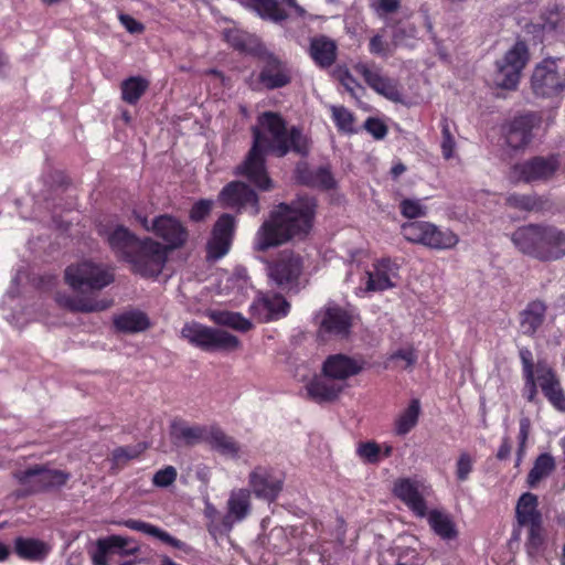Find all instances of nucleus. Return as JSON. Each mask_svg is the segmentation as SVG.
Here are the masks:
<instances>
[{
  "instance_id": "nucleus-34",
  "label": "nucleus",
  "mask_w": 565,
  "mask_h": 565,
  "mask_svg": "<svg viewBox=\"0 0 565 565\" xmlns=\"http://www.w3.org/2000/svg\"><path fill=\"white\" fill-rule=\"evenodd\" d=\"M139 241L140 238L124 225L116 226L107 237L110 248L125 262Z\"/></svg>"
},
{
  "instance_id": "nucleus-16",
  "label": "nucleus",
  "mask_w": 565,
  "mask_h": 565,
  "mask_svg": "<svg viewBox=\"0 0 565 565\" xmlns=\"http://www.w3.org/2000/svg\"><path fill=\"white\" fill-rule=\"evenodd\" d=\"M284 476L275 469L265 466L255 467L248 476L249 491L257 499L275 502L284 488Z\"/></svg>"
},
{
  "instance_id": "nucleus-1",
  "label": "nucleus",
  "mask_w": 565,
  "mask_h": 565,
  "mask_svg": "<svg viewBox=\"0 0 565 565\" xmlns=\"http://www.w3.org/2000/svg\"><path fill=\"white\" fill-rule=\"evenodd\" d=\"M317 210V198L307 194L277 204L258 228L255 248L258 252H266L292 239L307 238L312 231Z\"/></svg>"
},
{
  "instance_id": "nucleus-35",
  "label": "nucleus",
  "mask_w": 565,
  "mask_h": 565,
  "mask_svg": "<svg viewBox=\"0 0 565 565\" xmlns=\"http://www.w3.org/2000/svg\"><path fill=\"white\" fill-rule=\"evenodd\" d=\"M250 491L248 489L233 490L227 500V514L224 523L243 521L250 513Z\"/></svg>"
},
{
  "instance_id": "nucleus-10",
  "label": "nucleus",
  "mask_w": 565,
  "mask_h": 565,
  "mask_svg": "<svg viewBox=\"0 0 565 565\" xmlns=\"http://www.w3.org/2000/svg\"><path fill=\"white\" fill-rule=\"evenodd\" d=\"M529 60L530 52L526 43L516 41L504 56L495 62L494 85L502 89L515 90Z\"/></svg>"
},
{
  "instance_id": "nucleus-23",
  "label": "nucleus",
  "mask_w": 565,
  "mask_h": 565,
  "mask_svg": "<svg viewBox=\"0 0 565 565\" xmlns=\"http://www.w3.org/2000/svg\"><path fill=\"white\" fill-rule=\"evenodd\" d=\"M540 388L548 403L558 412L565 413V392L555 370L544 362L536 364Z\"/></svg>"
},
{
  "instance_id": "nucleus-53",
  "label": "nucleus",
  "mask_w": 565,
  "mask_h": 565,
  "mask_svg": "<svg viewBox=\"0 0 565 565\" xmlns=\"http://www.w3.org/2000/svg\"><path fill=\"white\" fill-rule=\"evenodd\" d=\"M331 111L332 119L338 130L347 134L355 132V129L353 128L354 116L352 111L344 106H332Z\"/></svg>"
},
{
  "instance_id": "nucleus-43",
  "label": "nucleus",
  "mask_w": 565,
  "mask_h": 565,
  "mask_svg": "<svg viewBox=\"0 0 565 565\" xmlns=\"http://www.w3.org/2000/svg\"><path fill=\"white\" fill-rule=\"evenodd\" d=\"M213 449L218 451L221 455L237 457L239 452V446L233 437L226 435L218 427H211L206 429L205 439Z\"/></svg>"
},
{
  "instance_id": "nucleus-49",
  "label": "nucleus",
  "mask_w": 565,
  "mask_h": 565,
  "mask_svg": "<svg viewBox=\"0 0 565 565\" xmlns=\"http://www.w3.org/2000/svg\"><path fill=\"white\" fill-rule=\"evenodd\" d=\"M212 318L215 323L241 332H247L253 328V323L239 312L216 311Z\"/></svg>"
},
{
  "instance_id": "nucleus-19",
  "label": "nucleus",
  "mask_w": 565,
  "mask_h": 565,
  "mask_svg": "<svg viewBox=\"0 0 565 565\" xmlns=\"http://www.w3.org/2000/svg\"><path fill=\"white\" fill-rule=\"evenodd\" d=\"M294 180L297 184L322 192L332 191L338 188V182L330 164L311 168L308 162L299 161L294 170Z\"/></svg>"
},
{
  "instance_id": "nucleus-20",
  "label": "nucleus",
  "mask_w": 565,
  "mask_h": 565,
  "mask_svg": "<svg viewBox=\"0 0 565 565\" xmlns=\"http://www.w3.org/2000/svg\"><path fill=\"white\" fill-rule=\"evenodd\" d=\"M539 119L532 114L515 116L503 127L507 145L514 149H524L533 139V129L537 126Z\"/></svg>"
},
{
  "instance_id": "nucleus-37",
  "label": "nucleus",
  "mask_w": 565,
  "mask_h": 565,
  "mask_svg": "<svg viewBox=\"0 0 565 565\" xmlns=\"http://www.w3.org/2000/svg\"><path fill=\"white\" fill-rule=\"evenodd\" d=\"M515 516L521 526L543 521L537 495L532 492L523 493L518 500Z\"/></svg>"
},
{
  "instance_id": "nucleus-62",
  "label": "nucleus",
  "mask_w": 565,
  "mask_h": 565,
  "mask_svg": "<svg viewBox=\"0 0 565 565\" xmlns=\"http://www.w3.org/2000/svg\"><path fill=\"white\" fill-rule=\"evenodd\" d=\"M417 359L416 350L413 347L398 349L388 356V361H404L405 364L402 366L404 370L413 367L416 364Z\"/></svg>"
},
{
  "instance_id": "nucleus-14",
  "label": "nucleus",
  "mask_w": 565,
  "mask_h": 565,
  "mask_svg": "<svg viewBox=\"0 0 565 565\" xmlns=\"http://www.w3.org/2000/svg\"><path fill=\"white\" fill-rule=\"evenodd\" d=\"M561 168V157L552 153L546 157L534 156L512 167V173L524 183L547 182Z\"/></svg>"
},
{
  "instance_id": "nucleus-18",
  "label": "nucleus",
  "mask_w": 565,
  "mask_h": 565,
  "mask_svg": "<svg viewBox=\"0 0 565 565\" xmlns=\"http://www.w3.org/2000/svg\"><path fill=\"white\" fill-rule=\"evenodd\" d=\"M236 230V218L230 213H223L214 223L211 237L206 243L209 259L217 260L231 249Z\"/></svg>"
},
{
  "instance_id": "nucleus-30",
  "label": "nucleus",
  "mask_w": 565,
  "mask_h": 565,
  "mask_svg": "<svg viewBox=\"0 0 565 565\" xmlns=\"http://www.w3.org/2000/svg\"><path fill=\"white\" fill-rule=\"evenodd\" d=\"M310 57L320 68L332 66L338 56L337 43L326 35L315 36L310 40Z\"/></svg>"
},
{
  "instance_id": "nucleus-36",
  "label": "nucleus",
  "mask_w": 565,
  "mask_h": 565,
  "mask_svg": "<svg viewBox=\"0 0 565 565\" xmlns=\"http://www.w3.org/2000/svg\"><path fill=\"white\" fill-rule=\"evenodd\" d=\"M428 524L431 531L444 541H454L459 536V531L451 515L438 509L427 510Z\"/></svg>"
},
{
  "instance_id": "nucleus-13",
  "label": "nucleus",
  "mask_w": 565,
  "mask_h": 565,
  "mask_svg": "<svg viewBox=\"0 0 565 565\" xmlns=\"http://www.w3.org/2000/svg\"><path fill=\"white\" fill-rule=\"evenodd\" d=\"M302 269V257L288 249L280 252L273 260L267 262L269 279L281 289L290 290L296 287Z\"/></svg>"
},
{
  "instance_id": "nucleus-64",
  "label": "nucleus",
  "mask_w": 565,
  "mask_h": 565,
  "mask_svg": "<svg viewBox=\"0 0 565 565\" xmlns=\"http://www.w3.org/2000/svg\"><path fill=\"white\" fill-rule=\"evenodd\" d=\"M363 126H364V129L370 135H372L373 138L376 140L384 139L388 132L387 126L380 118H376V117H369L364 121Z\"/></svg>"
},
{
  "instance_id": "nucleus-52",
  "label": "nucleus",
  "mask_w": 565,
  "mask_h": 565,
  "mask_svg": "<svg viewBox=\"0 0 565 565\" xmlns=\"http://www.w3.org/2000/svg\"><path fill=\"white\" fill-rule=\"evenodd\" d=\"M355 454L366 465H377L382 460V447L374 440L360 441Z\"/></svg>"
},
{
  "instance_id": "nucleus-17",
  "label": "nucleus",
  "mask_w": 565,
  "mask_h": 565,
  "mask_svg": "<svg viewBox=\"0 0 565 565\" xmlns=\"http://www.w3.org/2000/svg\"><path fill=\"white\" fill-rule=\"evenodd\" d=\"M151 233L164 242L168 253L182 248L189 239V231L177 217L161 214L151 221Z\"/></svg>"
},
{
  "instance_id": "nucleus-4",
  "label": "nucleus",
  "mask_w": 565,
  "mask_h": 565,
  "mask_svg": "<svg viewBox=\"0 0 565 565\" xmlns=\"http://www.w3.org/2000/svg\"><path fill=\"white\" fill-rule=\"evenodd\" d=\"M64 280L74 291H99L115 281V273L108 265L85 259L68 265Z\"/></svg>"
},
{
  "instance_id": "nucleus-39",
  "label": "nucleus",
  "mask_w": 565,
  "mask_h": 565,
  "mask_svg": "<svg viewBox=\"0 0 565 565\" xmlns=\"http://www.w3.org/2000/svg\"><path fill=\"white\" fill-rule=\"evenodd\" d=\"M225 38L234 50L254 57L262 56L263 51L266 49L257 38L237 30L228 31Z\"/></svg>"
},
{
  "instance_id": "nucleus-11",
  "label": "nucleus",
  "mask_w": 565,
  "mask_h": 565,
  "mask_svg": "<svg viewBox=\"0 0 565 565\" xmlns=\"http://www.w3.org/2000/svg\"><path fill=\"white\" fill-rule=\"evenodd\" d=\"M14 478L23 488L24 494H34L60 489L71 479V473L50 469L46 465H33L14 472Z\"/></svg>"
},
{
  "instance_id": "nucleus-12",
  "label": "nucleus",
  "mask_w": 565,
  "mask_h": 565,
  "mask_svg": "<svg viewBox=\"0 0 565 565\" xmlns=\"http://www.w3.org/2000/svg\"><path fill=\"white\" fill-rule=\"evenodd\" d=\"M216 202L222 209L234 211L236 214L248 213L256 216L260 212L257 192L239 180L226 183L218 192Z\"/></svg>"
},
{
  "instance_id": "nucleus-6",
  "label": "nucleus",
  "mask_w": 565,
  "mask_h": 565,
  "mask_svg": "<svg viewBox=\"0 0 565 565\" xmlns=\"http://www.w3.org/2000/svg\"><path fill=\"white\" fill-rule=\"evenodd\" d=\"M257 58L263 62V65L258 73L252 72L245 79L249 89L253 92L275 90L291 83V70L280 57L265 49L262 56H257Z\"/></svg>"
},
{
  "instance_id": "nucleus-7",
  "label": "nucleus",
  "mask_w": 565,
  "mask_h": 565,
  "mask_svg": "<svg viewBox=\"0 0 565 565\" xmlns=\"http://www.w3.org/2000/svg\"><path fill=\"white\" fill-rule=\"evenodd\" d=\"M401 233L407 242L436 250L452 249L459 243V236L455 232L449 228L441 230L426 221L406 222L401 226Z\"/></svg>"
},
{
  "instance_id": "nucleus-48",
  "label": "nucleus",
  "mask_w": 565,
  "mask_h": 565,
  "mask_svg": "<svg viewBox=\"0 0 565 565\" xmlns=\"http://www.w3.org/2000/svg\"><path fill=\"white\" fill-rule=\"evenodd\" d=\"M527 537L525 541L526 553L531 557L541 555L546 547V532L543 521L527 524Z\"/></svg>"
},
{
  "instance_id": "nucleus-61",
  "label": "nucleus",
  "mask_w": 565,
  "mask_h": 565,
  "mask_svg": "<svg viewBox=\"0 0 565 565\" xmlns=\"http://www.w3.org/2000/svg\"><path fill=\"white\" fill-rule=\"evenodd\" d=\"M473 469V459L467 451L459 455L456 462V477L457 480L463 482L468 480L469 475Z\"/></svg>"
},
{
  "instance_id": "nucleus-41",
  "label": "nucleus",
  "mask_w": 565,
  "mask_h": 565,
  "mask_svg": "<svg viewBox=\"0 0 565 565\" xmlns=\"http://www.w3.org/2000/svg\"><path fill=\"white\" fill-rule=\"evenodd\" d=\"M505 203L508 206L524 212H542L550 209L551 204L547 198L537 194H510Z\"/></svg>"
},
{
  "instance_id": "nucleus-56",
  "label": "nucleus",
  "mask_w": 565,
  "mask_h": 565,
  "mask_svg": "<svg viewBox=\"0 0 565 565\" xmlns=\"http://www.w3.org/2000/svg\"><path fill=\"white\" fill-rule=\"evenodd\" d=\"M401 0H373L370 8L375 15L387 23L390 17L401 9Z\"/></svg>"
},
{
  "instance_id": "nucleus-57",
  "label": "nucleus",
  "mask_w": 565,
  "mask_h": 565,
  "mask_svg": "<svg viewBox=\"0 0 565 565\" xmlns=\"http://www.w3.org/2000/svg\"><path fill=\"white\" fill-rule=\"evenodd\" d=\"M398 206L401 214L409 220L427 215V206L418 199H403Z\"/></svg>"
},
{
  "instance_id": "nucleus-26",
  "label": "nucleus",
  "mask_w": 565,
  "mask_h": 565,
  "mask_svg": "<svg viewBox=\"0 0 565 565\" xmlns=\"http://www.w3.org/2000/svg\"><path fill=\"white\" fill-rule=\"evenodd\" d=\"M547 305L535 299L527 302L525 308L519 313L520 332L523 335L533 338L545 322Z\"/></svg>"
},
{
  "instance_id": "nucleus-55",
  "label": "nucleus",
  "mask_w": 565,
  "mask_h": 565,
  "mask_svg": "<svg viewBox=\"0 0 565 565\" xmlns=\"http://www.w3.org/2000/svg\"><path fill=\"white\" fill-rule=\"evenodd\" d=\"M384 30L385 29H382V32L374 34L369 41L367 49L372 55L380 57H388L393 54L394 50L396 49L392 44V41L388 42L387 40H385L383 34Z\"/></svg>"
},
{
  "instance_id": "nucleus-51",
  "label": "nucleus",
  "mask_w": 565,
  "mask_h": 565,
  "mask_svg": "<svg viewBox=\"0 0 565 565\" xmlns=\"http://www.w3.org/2000/svg\"><path fill=\"white\" fill-rule=\"evenodd\" d=\"M386 26L392 29V44L394 47L405 45L408 40L415 39L417 29L413 23L399 21H387Z\"/></svg>"
},
{
  "instance_id": "nucleus-40",
  "label": "nucleus",
  "mask_w": 565,
  "mask_h": 565,
  "mask_svg": "<svg viewBox=\"0 0 565 565\" xmlns=\"http://www.w3.org/2000/svg\"><path fill=\"white\" fill-rule=\"evenodd\" d=\"M14 553L22 559L40 561L47 555L49 547L41 540L18 536L14 540Z\"/></svg>"
},
{
  "instance_id": "nucleus-38",
  "label": "nucleus",
  "mask_w": 565,
  "mask_h": 565,
  "mask_svg": "<svg viewBox=\"0 0 565 565\" xmlns=\"http://www.w3.org/2000/svg\"><path fill=\"white\" fill-rule=\"evenodd\" d=\"M60 303L72 312H99L111 307L113 300L109 299H94L90 297H61Z\"/></svg>"
},
{
  "instance_id": "nucleus-46",
  "label": "nucleus",
  "mask_w": 565,
  "mask_h": 565,
  "mask_svg": "<svg viewBox=\"0 0 565 565\" xmlns=\"http://www.w3.org/2000/svg\"><path fill=\"white\" fill-rule=\"evenodd\" d=\"M556 468V462L554 457L544 452L536 457L534 460L532 469L529 471L526 477V482L530 488H535L537 483L548 477Z\"/></svg>"
},
{
  "instance_id": "nucleus-47",
  "label": "nucleus",
  "mask_w": 565,
  "mask_h": 565,
  "mask_svg": "<svg viewBox=\"0 0 565 565\" xmlns=\"http://www.w3.org/2000/svg\"><path fill=\"white\" fill-rule=\"evenodd\" d=\"M114 326L121 332H140L147 330L150 322L143 312L132 311L117 316Z\"/></svg>"
},
{
  "instance_id": "nucleus-31",
  "label": "nucleus",
  "mask_w": 565,
  "mask_h": 565,
  "mask_svg": "<svg viewBox=\"0 0 565 565\" xmlns=\"http://www.w3.org/2000/svg\"><path fill=\"white\" fill-rule=\"evenodd\" d=\"M206 428L201 425H189L181 418L172 420L170 436L174 444L193 446L205 439Z\"/></svg>"
},
{
  "instance_id": "nucleus-3",
  "label": "nucleus",
  "mask_w": 565,
  "mask_h": 565,
  "mask_svg": "<svg viewBox=\"0 0 565 565\" xmlns=\"http://www.w3.org/2000/svg\"><path fill=\"white\" fill-rule=\"evenodd\" d=\"M258 125L263 134H267L265 149L278 158L287 156L290 151L306 156L309 151L307 138L298 126L288 127L286 119L276 111H264L258 116Z\"/></svg>"
},
{
  "instance_id": "nucleus-8",
  "label": "nucleus",
  "mask_w": 565,
  "mask_h": 565,
  "mask_svg": "<svg viewBox=\"0 0 565 565\" xmlns=\"http://www.w3.org/2000/svg\"><path fill=\"white\" fill-rule=\"evenodd\" d=\"M181 337L205 352L233 351L239 347L236 335L227 331L206 327L199 322H188L181 329Z\"/></svg>"
},
{
  "instance_id": "nucleus-2",
  "label": "nucleus",
  "mask_w": 565,
  "mask_h": 565,
  "mask_svg": "<svg viewBox=\"0 0 565 565\" xmlns=\"http://www.w3.org/2000/svg\"><path fill=\"white\" fill-rule=\"evenodd\" d=\"M511 241L520 253L543 263L565 256V232L551 224L520 226L511 234Z\"/></svg>"
},
{
  "instance_id": "nucleus-29",
  "label": "nucleus",
  "mask_w": 565,
  "mask_h": 565,
  "mask_svg": "<svg viewBox=\"0 0 565 565\" xmlns=\"http://www.w3.org/2000/svg\"><path fill=\"white\" fill-rule=\"evenodd\" d=\"M351 327V316L338 306L327 308L320 322L322 332L342 338L350 333Z\"/></svg>"
},
{
  "instance_id": "nucleus-63",
  "label": "nucleus",
  "mask_w": 565,
  "mask_h": 565,
  "mask_svg": "<svg viewBox=\"0 0 565 565\" xmlns=\"http://www.w3.org/2000/svg\"><path fill=\"white\" fill-rule=\"evenodd\" d=\"M128 544V541L119 535H111L105 540L98 541L100 552L120 553Z\"/></svg>"
},
{
  "instance_id": "nucleus-22",
  "label": "nucleus",
  "mask_w": 565,
  "mask_h": 565,
  "mask_svg": "<svg viewBox=\"0 0 565 565\" xmlns=\"http://www.w3.org/2000/svg\"><path fill=\"white\" fill-rule=\"evenodd\" d=\"M354 70L363 77L369 87L377 94L393 102H397L399 99L401 94L395 81L383 75L381 67H379L374 62H360L354 65Z\"/></svg>"
},
{
  "instance_id": "nucleus-59",
  "label": "nucleus",
  "mask_w": 565,
  "mask_h": 565,
  "mask_svg": "<svg viewBox=\"0 0 565 565\" xmlns=\"http://www.w3.org/2000/svg\"><path fill=\"white\" fill-rule=\"evenodd\" d=\"M213 204V201L210 199H200L192 205L189 212L190 220L195 223L205 221L212 212Z\"/></svg>"
},
{
  "instance_id": "nucleus-50",
  "label": "nucleus",
  "mask_w": 565,
  "mask_h": 565,
  "mask_svg": "<svg viewBox=\"0 0 565 565\" xmlns=\"http://www.w3.org/2000/svg\"><path fill=\"white\" fill-rule=\"evenodd\" d=\"M145 444H137L132 446H120L111 451L113 468L120 469L125 467L130 460L139 458L146 450Z\"/></svg>"
},
{
  "instance_id": "nucleus-32",
  "label": "nucleus",
  "mask_w": 565,
  "mask_h": 565,
  "mask_svg": "<svg viewBox=\"0 0 565 565\" xmlns=\"http://www.w3.org/2000/svg\"><path fill=\"white\" fill-rule=\"evenodd\" d=\"M519 358L522 364V376L524 380V397L527 402L534 403L537 397V374L536 365L533 361L532 351L529 348H521L519 350Z\"/></svg>"
},
{
  "instance_id": "nucleus-58",
  "label": "nucleus",
  "mask_w": 565,
  "mask_h": 565,
  "mask_svg": "<svg viewBox=\"0 0 565 565\" xmlns=\"http://www.w3.org/2000/svg\"><path fill=\"white\" fill-rule=\"evenodd\" d=\"M531 419L523 416L519 420V435H518V449H516V465H519L526 450V443L531 434Z\"/></svg>"
},
{
  "instance_id": "nucleus-9",
  "label": "nucleus",
  "mask_w": 565,
  "mask_h": 565,
  "mask_svg": "<svg viewBox=\"0 0 565 565\" xmlns=\"http://www.w3.org/2000/svg\"><path fill=\"white\" fill-rule=\"evenodd\" d=\"M166 247L151 237L140 238L132 253L126 260L132 266V271L145 277H158L168 260Z\"/></svg>"
},
{
  "instance_id": "nucleus-45",
  "label": "nucleus",
  "mask_w": 565,
  "mask_h": 565,
  "mask_svg": "<svg viewBox=\"0 0 565 565\" xmlns=\"http://www.w3.org/2000/svg\"><path fill=\"white\" fill-rule=\"evenodd\" d=\"M149 85V81L142 76H130L124 79L120 84L121 99L129 105H136Z\"/></svg>"
},
{
  "instance_id": "nucleus-5",
  "label": "nucleus",
  "mask_w": 565,
  "mask_h": 565,
  "mask_svg": "<svg viewBox=\"0 0 565 565\" xmlns=\"http://www.w3.org/2000/svg\"><path fill=\"white\" fill-rule=\"evenodd\" d=\"M265 142H267V135L259 128H254L253 145L243 162L235 168L234 173L246 178L258 190L268 192L274 189V181L267 171Z\"/></svg>"
},
{
  "instance_id": "nucleus-21",
  "label": "nucleus",
  "mask_w": 565,
  "mask_h": 565,
  "mask_svg": "<svg viewBox=\"0 0 565 565\" xmlns=\"http://www.w3.org/2000/svg\"><path fill=\"white\" fill-rule=\"evenodd\" d=\"M290 311V303L280 294L263 295L249 306V313L257 322H268L286 317Z\"/></svg>"
},
{
  "instance_id": "nucleus-33",
  "label": "nucleus",
  "mask_w": 565,
  "mask_h": 565,
  "mask_svg": "<svg viewBox=\"0 0 565 565\" xmlns=\"http://www.w3.org/2000/svg\"><path fill=\"white\" fill-rule=\"evenodd\" d=\"M239 3L250 11H254L263 20L280 23L288 19L287 11L278 0H238Z\"/></svg>"
},
{
  "instance_id": "nucleus-42",
  "label": "nucleus",
  "mask_w": 565,
  "mask_h": 565,
  "mask_svg": "<svg viewBox=\"0 0 565 565\" xmlns=\"http://www.w3.org/2000/svg\"><path fill=\"white\" fill-rule=\"evenodd\" d=\"M125 526H127L130 530L142 532L145 534L151 535L153 537H157L161 542L178 548L183 550L185 547V543L180 541L179 539L172 536L167 531L161 530L160 527L152 525L150 523L140 521V520H134L129 519L124 522Z\"/></svg>"
},
{
  "instance_id": "nucleus-60",
  "label": "nucleus",
  "mask_w": 565,
  "mask_h": 565,
  "mask_svg": "<svg viewBox=\"0 0 565 565\" xmlns=\"http://www.w3.org/2000/svg\"><path fill=\"white\" fill-rule=\"evenodd\" d=\"M177 477V469L173 466H166L153 475L152 483L158 488H168L175 482Z\"/></svg>"
},
{
  "instance_id": "nucleus-24",
  "label": "nucleus",
  "mask_w": 565,
  "mask_h": 565,
  "mask_svg": "<svg viewBox=\"0 0 565 565\" xmlns=\"http://www.w3.org/2000/svg\"><path fill=\"white\" fill-rule=\"evenodd\" d=\"M364 370V362L343 353L330 354L323 361L322 375L335 382H343L360 374Z\"/></svg>"
},
{
  "instance_id": "nucleus-28",
  "label": "nucleus",
  "mask_w": 565,
  "mask_h": 565,
  "mask_svg": "<svg viewBox=\"0 0 565 565\" xmlns=\"http://www.w3.org/2000/svg\"><path fill=\"white\" fill-rule=\"evenodd\" d=\"M344 385L332 379L315 376L307 385L306 391L309 398L318 404L332 403L339 398Z\"/></svg>"
},
{
  "instance_id": "nucleus-27",
  "label": "nucleus",
  "mask_w": 565,
  "mask_h": 565,
  "mask_svg": "<svg viewBox=\"0 0 565 565\" xmlns=\"http://www.w3.org/2000/svg\"><path fill=\"white\" fill-rule=\"evenodd\" d=\"M398 266L390 258L383 257L373 264V270L366 271L367 291H384L393 288L391 277L396 275Z\"/></svg>"
},
{
  "instance_id": "nucleus-15",
  "label": "nucleus",
  "mask_w": 565,
  "mask_h": 565,
  "mask_svg": "<svg viewBox=\"0 0 565 565\" xmlns=\"http://www.w3.org/2000/svg\"><path fill=\"white\" fill-rule=\"evenodd\" d=\"M561 58L547 57L533 71L531 86L533 93L541 97H552L565 88V72L558 71Z\"/></svg>"
},
{
  "instance_id": "nucleus-44",
  "label": "nucleus",
  "mask_w": 565,
  "mask_h": 565,
  "mask_svg": "<svg viewBox=\"0 0 565 565\" xmlns=\"http://www.w3.org/2000/svg\"><path fill=\"white\" fill-rule=\"evenodd\" d=\"M420 412V401L418 398L411 399L408 406L395 419V434L398 436L407 435L417 425Z\"/></svg>"
},
{
  "instance_id": "nucleus-54",
  "label": "nucleus",
  "mask_w": 565,
  "mask_h": 565,
  "mask_svg": "<svg viewBox=\"0 0 565 565\" xmlns=\"http://www.w3.org/2000/svg\"><path fill=\"white\" fill-rule=\"evenodd\" d=\"M451 121L447 117H443L440 119V130H441V153L446 160H449L455 154L456 149V140L454 134L450 128Z\"/></svg>"
},
{
  "instance_id": "nucleus-25",
  "label": "nucleus",
  "mask_w": 565,
  "mask_h": 565,
  "mask_svg": "<svg viewBox=\"0 0 565 565\" xmlns=\"http://www.w3.org/2000/svg\"><path fill=\"white\" fill-rule=\"evenodd\" d=\"M393 493L415 516L425 518L427 515V502L417 481L409 478L397 479L394 482Z\"/></svg>"
}]
</instances>
